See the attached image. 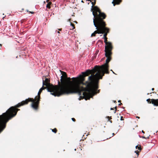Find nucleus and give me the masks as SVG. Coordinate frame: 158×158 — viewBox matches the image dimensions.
<instances>
[{"label": "nucleus", "mask_w": 158, "mask_h": 158, "mask_svg": "<svg viewBox=\"0 0 158 158\" xmlns=\"http://www.w3.org/2000/svg\"><path fill=\"white\" fill-rule=\"evenodd\" d=\"M62 29L61 28H60V29H59L58 30L59 31H61L62 30Z\"/></svg>", "instance_id": "nucleus-27"}, {"label": "nucleus", "mask_w": 158, "mask_h": 158, "mask_svg": "<svg viewBox=\"0 0 158 158\" xmlns=\"http://www.w3.org/2000/svg\"><path fill=\"white\" fill-rule=\"evenodd\" d=\"M142 132L143 133H144V134L145 133L144 131H143V130H142Z\"/></svg>", "instance_id": "nucleus-30"}, {"label": "nucleus", "mask_w": 158, "mask_h": 158, "mask_svg": "<svg viewBox=\"0 0 158 158\" xmlns=\"http://www.w3.org/2000/svg\"><path fill=\"white\" fill-rule=\"evenodd\" d=\"M105 19L101 18L100 28L102 32L101 34H104L103 35L104 38L107 37V34L109 33L110 29L109 28L106 27V22L104 21Z\"/></svg>", "instance_id": "nucleus-8"}, {"label": "nucleus", "mask_w": 158, "mask_h": 158, "mask_svg": "<svg viewBox=\"0 0 158 158\" xmlns=\"http://www.w3.org/2000/svg\"><path fill=\"white\" fill-rule=\"evenodd\" d=\"M0 45L1 46H2L1 44H0Z\"/></svg>", "instance_id": "nucleus-39"}, {"label": "nucleus", "mask_w": 158, "mask_h": 158, "mask_svg": "<svg viewBox=\"0 0 158 158\" xmlns=\"http://www.w3.org/2000/svg\"><path fill=\"white\" fill-rule=\"evenodd\" d=\"M104 42L106 45L105 46V50L113 49V47L111 42L107 41V38H104Z\"/></svg>", "instance_id": "nucleus-9"}, {"label": "nucleus", "mask_w": 158, "mask_h": 158, "mask_svg": "<svg viewBox=\"0 0 158 158\" xmlns=\"http://www.w3.org/2000/svg\"><path fill=\"white\" fill-rule=\"evenodd\" d=\"M114 102H116V101H114Z\"/></svg>", "instance_id": "nucleus-41"}, {"label": "nucleus", "mask_w": 158, "mask_h": 158, "mask_svg": "<svg viewBox=\"0 0 158 158\" xmlns=\"http://www.w3.org/2000/svg\"><path fill=\"white\" fill-rule=\"evenodd\" d=\"M112 49L105 50V55L107 59L106 60V63L101 66L96 65L92 69H88L85 73V76H88L91 74L89 77V80L90 81V84L97 85L98 82L99 80L102 79L105 73L109 74V65L108 63L111 59V56L112 54Z\"/></svg>", "instance_id": "nucleus-3"}, {"label": "nucleus", "mask_w": 158, "mask_h": 158, "mask_svg": "<svg viewBox=\"0 0 158 158\" xmlns=\"http://www.w3.org/2000/svg\"><path fill=\"white\" fill-rule=\"evenodd\" d=\"M120 120H123V116H121V117Z\"/></svg>", "instance_id": "nucleus-25"}, {"label": "nucleus", "mask_w": 158, "mask_h": 158, "mask_svg": "<svg viewBox=\"0 0 158 158\" xmlns=\"http://www.w3.org/2000/svg\"><path fill=\"white\" fill-rule=\"evenodd\" d=\"M151 100V99L149 98L147 99L146 101L148 103L150 104L152 103Z\"/></svg>", "instance_id": "nucleus-18"}, {"label": "nucleus", "mask_w": 158, "mask_h": 158, "mask_svg": "<svg viewBox=\"0 0 158 158\" xmlns=\"http://www.w3.org/2000/svg\"><path fill=\"white\" fill-rule=\"evenodd\" d=\"M113 109H114V108H110L111 110H113Z\"/></svg>", "instance_id": "nucleus-34"}, {"label": "nucleus", "mask_w": 158, "mask_h": 158, "mask_svg": "<svg viewBox=\"0 0 158 158\" xmlns=\"http://www.w3.org/2000/svg\"><path fill=\"white\" fill-rule=\"evenodd\" d=\"M52 129V131L55 133H56L57 131V130L56 128H55L54 129Z\"/></svg>", "instance_id": "nucleus-16"}, {"label": "nucleus", "mask_w": 158, "mask_h": 158, "mask_svg": "<svg viewBox=\"0 0 158 158\" xmlns=\"http://www.w3.org/2000/svg\"><path fill=\"white\" fill-rule=\"evenodd\" d=\"M122 103H121V102H120V103H119V104H118V105H119V106H121V105H122Z\"/></svg>", "instance_id": "nucleus-29"}, {"label": "nucleus", "mask_w": 158, "mask_h": 158, "mask_svg": "<svg viewBox=\"0 0 158 158\" xmlns=\"http://www.w3.org/2000/svg\"><path fill=\"white\" fill-rule=\"evenodd\" d=\"M71 79L69 77H67V78L66 79V80L65 81V82L66 83V85H71L72 84H73L74 81L73 80V81H71Z\"/></svg>", "instance_id": "nucleus-10"}, {"label": "nucleus", "mask_w": 158, "mask_h": 158, "mask_svg": "<svg viewBox=\"0 0 158 158\" xmlns=\"http://www.w3.org/2000/svg\"><path fill=\"white\" fill-rule=\"evenodd\" d=\"M90 81L89 80L88 78V81H85V82H84L85 84H81L80 86V87H83L84 89V90H82L81 89L80 90V93H77L80 96L79 100L85 98L86 100L89 99L91 98H92L94 95L100 92V89L98 90L97 92V90L99 88V81L97 85L96 84L93 85V84H90Z\"/></svg>", "instance_id": "nucleus-4"}, {"label": "nucleus", "mask_w": 158, "mask_h": 158, "mask_svg": "<svg viewBox=\"0 0 158 158\" xmlns=\"http://www.w3.org/2000/svg\"><path fill=\"white\" fill-rule=\"evenodd\" d=\"M154 88H152V90H154Z\"/></svg>", "instance_id": "nucleus-33"}, {"label": "nucleus", "mask_w": 158, "mask_h": 158, "mask_svg": "<svg viewBox=\"0 0 158 158\" xmlns=\"http://www.w3.org/2000/svg\"><path fill=\"white\" fill-rule=\"evenodd\" d=\"M47 89V88L46 87H44V86L43 85V86L40 89L39 91L41 93L43 90L44 89Z\"/></svg>", "instance_id": "nucleus-14"}, {"label": "nucleus", "mask_w": 158, "mask_h": 158, "mask_svg": "<svg viewBox=\"0 0 158 158\" xmlns=\"http://www.w3.org/2000/svg\"><path fill=\"white\" fill-rule=\"evenodd\" d=\"M41 93L39 91L37 96L35 98H28L25 100L23 101L18 103L14 106L10 107L6 112L0 115V127L3 130L6 128V124L8 121L15 117L17 114L18 111L20 109L18 108L28 104L29 102H32L31 104V107L35 110H37L39 109L40 103V94Z\"/></svg>", "instance_id": "nucleus-1"}, {"label": "nucleus", "mask_w": 158, "mask_h": 158, "mask_svg": "<svg viewBox=\"0 0 158 158\" xmlns=\"http://www.w3.org/2000/svg\"><path fill=\"white\" fill-rule=\"evenodd\" d=\"M136 118H139L140 117H139L137 116L136 117Z\"/></svg>", "instance_id": "nucleus-31"}, {"label": "nucleus", "mask_w": 158, "mask_h": 158, "mask_svg": "<svg viewBox=\"0 0 158 158\" xmlns=\"http://www.w3.org/2000/svg\"><path fill=\"white\" fill-rule=\"evenodd\" d=\"M29 13H31V14H34V12H31V11H29Z\"/></svg>", "instance_id": "nucleus-26"}, {"label": "nucleus", "mask_w": 158, "mask_h": 158, "mask_svg": "<svg viewBox=\"0 0 158 158\" xmlns=\"http://www.w3.org/2000/svg\"><path fill=\"white\" fill-rule=\"evenodd\" d=\"M81 2H83V3L84 2H83V0H82Z\"/></svg>", "instance_id": "nucleus-36"}, {"label": "nucleus", "mask_w": 158, "mask_h": 158, "mask_svg": "<svg viewBox=\"0 0 158 158\" xmlns=\"http://www.w3.org/2000/svg\"><path fill=\"white\" fill-rule=\"evenodd\" d=\"M109 121L110 122V123H112V121L111 120H109Z\"/></svg>", "instance_id": "nucleus-32"}, {"label": "nucleus", "mask_w": 158, "mask_h": 158, "mask_svg": "<svg viewBox=\"0 0 158 158\" xmlns=\"http://www.w3.org/2000/svg\"><path fill=\"white\" fill-rule=\"evenodd\" d=\"M72 120L73 122H75L76 121V120H75V119L74 118H72Z\"/></svg>", "instance_id": "nucleus-23"}, {"label": "nucleus", "mask_w": 158, "mask_h": 158, "mask_svg": "<svg viewBox=\"0 0 158 158\" xmlns=\"http://www.w3.org/2000/svg\"><path fill=\"white\" fill-rule=\"evenodd\" d=\"M57 32L58 33H60V32H59V31H58Z\"/></svg>", "instance_id": "nucleus-35"}, {"label": "nucleus", "mask_w": 158, "mask_h": 158, "mask_svg": "<svg viewBox=\"0 0 158 158\" xmlns=\"http://www.w3.org/2000/svg\"><path fill=\"white\" fill-rule=\"evenodd\" d=\"M135 148L136 149H138L140 151L142 149L140 145H139H139L136 146Z\"/></svg>", "instance_id": "nucleus-15"}, {"label": "nucleus", "mask_w": 158, "mask_h": 158, "mask_svg": "<svg viewBox=\"0 0 158 158\" xmlns=\"http://www.w3.org/2000/svg\"><path fill=\"white\" fill-rule=\"evenodd\" d=\"M114 108L115 109V111H114V113H116V110H117V107L116 106H115V107H114Z\"/></svg>", "instance_id": "nucleus-24"}, {"label": "nucleus", "mask_w": 158, "mask_h": 158, "mask_svg": "<svg viewBox=\"0 0 158 158\" xmlns=\"http://www.w3.org/2000/svg\"><path fill=\"white\" fill-rule=\"evenodd\" d=\"M62 76H61L60 82L58 81V85L56 86L58 87L60 92L58 93V95H61L64 94H69L77 93H80L81 89L84 90V89L83 87H80L81 84H84V82L85 81V74L82 72V75H80L79 77H73L72 79L74 81L73 84L70 85H67L65 82L66 79L67 78V74L64 72L60 70Z\"/></svg>", "instance_id": "nucleus-2"}, {"label": "nucleus", "mask_w": 158, "mask_h": 158, "mask_svg": "<svg viewBox=\"0 0 158 158\" xmlns=\"http://www.w3.org/2000/svg\"><path fill=\"white\" fill-rule=\"evenodd\" d=\"M49 0H47V1H46V2H48H48H49Z\"/></svg>", "instance_id": "nucleus-28"}, {"label": "nucleus", "mask_w": 158, "mask_h": 158, "mask_svg": "<svg viewBox=\"0 0 158 158\" xmlns=\"http://www.w3.org/2000/svg\"><path fill=\"white\" fill-rule=\"evenodd\" d=\"M142 138H143V139H148L149 138V137H145V136H142L141 137Z\"/></svg>", "instance_id": "nucleus-20"}, {"label": "nucleus", "mask_w": 158, "mask_h": 158, "mask_svg": "<svg viewBox=\"0 0 158 158\" xmlns=\"http://www.w3.org/2000/svg\"><path fill=\"white\" fill-rule=\"evenodd\" d=\"M97 17L95 19H93V23L94 26L96 27V29L97 30L95 31L91 35V37H95L96 34H100L102 33L100 28V19Z\"/></svg>", "instance_id": "nucleus-7"}, {"label": "nucleus", "mask_w": 158, "mask_h": 158, "mask_svg": "<svg viewBox=\"0 0 158 158\" xmlns=\"http://www.w3.org/2000/svg\"><path fill=\"white\" fill-rule=\"evenodd\" d=\"M139 151H135V152L136 153V154L137 155V157H138L139 155Z\"/></svg>", "instance_id": "nucleus-19"}, {"label": "nucleus", "mask_w": 158, "mask_h": 158, "mask_svg": "<svg viewBox=\"0 0 158 158\" xmlns=\"http://www.w3.org/2000/svg\"><path fill=\"white\" fill-rule=\"evenodd\" d=\"M151 100L152 104H153L154 106H158V99H152Z\"/></svg>", "instance_id": "nucleus-11"}, {"label": "nucleus", "mask_w": 158, "mask_h": 158, "mask_svg": "<svg viewBox=\"0 0 158 158\" xmlns=\"http://www.w3.org/2000/svg\"><path fill=\"white\" fill-rule=\"evenodd\" d=\"M149 94V93H148V94H148V95Z\"/></svg>", "instance_id": "nucleus-40"}, {"label": "nucleus", "mask_w": 158, "mask_h": 158, "mask_svg": "<svg viewBox=\"0 0 158 158\" xmlns=\"http://www.w3.org/2000/svg\"><path fill=\"white\" fill-rule=\"evenodd\" d=\"M107 118L108 119V120H110V119H112V118H111V117L110 116V117H109V116H108L107 117Z\"/></svg>", "instance_id": "nucleus-21"}, {"label": "nucleus", "mask_w": 158, "mask_h": 158, "mask_svg": "<svg viewBox=\"0 0 158 158\" xmlns=\"http://www.w3.org/2000/svg\"><path fill=\"white\" fill-rule=\"evenodd\" d=\"M122 0H113V1L112 2V3L113 4L114 6L116 4H119L122 2Z\"/></svg>", "instance_id": "nucleus-12"}, {"label": "nucleus", "mask_w": 158, "mask_h": 158, "mask_svg": "<svg viewBox=\"0 0 158 158\" xmlns=\"http://www.w3.org/2000/svg\"><path fill=\"white\" fill-rule=\"evenodd\" d=\"M91 4L92 5L91 11H92L93 15H94V19L97 17L99 19H106V14L102 12L100 9L97 6H94L96 3V0H91Z\"/></svg>", "instance_id": "nucleus-6"}, {"label": "nucleus", "mask_w": 158, "mask_h": 158, "mask_svg": "<svg viewBox=\"0 0 158 158\" xmlns=\"http://www.w3.org/2000/svg\"><path fill=\"white\" fill-rule=\"evenodd\" d=\"M52 5V3L51 2H48L46 5V7L48 9L51 8V5Z\"/></svg>", "instance_id": "nucleus-13"}, {"label": "nucleus", "mask_w": 158, "mask_h": 158, "mask_svg": "<svg viewBox=\"0 0 158 158\" xmlns=\"http://www.w3.org/2000/svg\"><path fill=\"white\" fill-rule=\"evenodd\" d=\"M50 81L49 79L45 78L44 81L43 79V86H46L48 91L51 92V94L55 96H60V95H58V93L60 92L58 87H57L56 85H53L51 84Z\"/></svg>", "instance_id": "nucleus-5"}, {"label": "nucleus", "mask_w": 158, "mask_h": 158, "mask_svg": "<svg viewBox=\"0 0 158 158\" xmlns=\"http://www.w3.org/2000/svg\"><path fill=\"white\" fill-rule=\"evenodd\" d=\"M3 130L0 127V133Z\"/></svg>", "instance_id": "nucleus-22"}, {"label": "nucleus", "mask_w": 158, "mask_h": 158, "mask_svg": "<svg viewBox=\"0 0 158 158\" xmlns=\"http://www.w3.org/2000/svg\"><path fill=\"white\" fill-rule=\"evenodd\" d=\"M71 25L72 26V29H73L75 28L74 25L73 23H70Z\"/></svg>", "instance_id": "nucleus-17"}, {"label": "nucleus", "mask_w": 158, "mask_h": 158, "mask_svg": "<svg viewBox=\"0 0 158 158\" xmlns=\"http://www.w3.org/2000/svg\"><path fill=\"white\" fill-rule=\"evenodd\" d=\"M111 71H112L114 73V72L112 71V70H111Z\"/></svg>", "instance_id": "nucleus-38"}, {"label": "nucleus", "mask_w": 158, "mask_h": 158, "mask_svg": "<svg viewBox=\"0 0 158 158\" xmlns=\"http://www.w3.org/2000/svg\"><path fill=\"white\" fill-rule=\"evenodd\" d=\"M118 102H121V101H120V100H119V101H118Z\"/></svg>", "instance_id": "nucleus-37"}]
</instances>
